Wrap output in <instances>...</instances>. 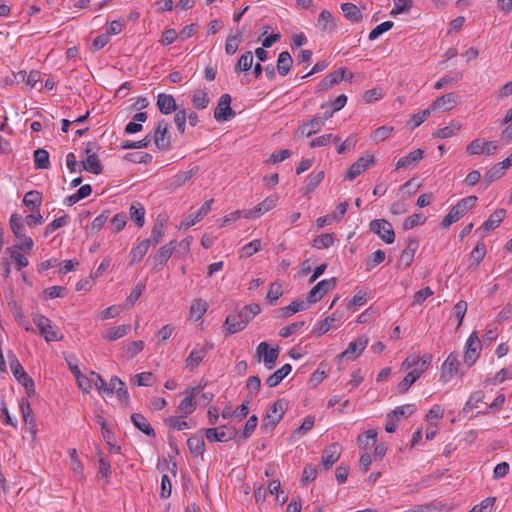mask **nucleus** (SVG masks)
Returning <instances> with one entry per match:
<instances>
[{"label": "nucleus", "instance_id": "nucleus-13", "mask_svg": "<svg viewBox=\"0 0 512 512\" xmlns=\"http://www.w3.org/2000/svg\"><path fill=\"white\" fill-rule=\"evenodd\" d=\"M214 348L213 343L206 342L202 346H196L185 360L186 367L190 370L197 368L208 354Z\"/></svg>", "mask_w": 512, "mask_h": 512}, {"label": "nucleus", "instance_id": "nucleus-36", "mask_svg": "<svg viewBox=\"0 0 512 512\" xmlns=\"http://www.w3.org/2000/svg\"><path fill=\"white\" fill-rule=\"evenodd\" d=\"M151 245L150 239H144L142 240L136 247H134L130 251V264L140 262L143 257L146 255L149 247Z\"/></svg>", "mask_w": 512, "mask_h": 512}, {"label": "nucleus", "instance_id": "nucleus-41", "mask_svg": "<svg viewBox=\"0 0 512 512\" xmlns=\"http://www.w3.org/2000/svg\"><path fill=\"white\" fill-rule=\"evenodd\" d=\"M187 446L192 455L198 456L203 455L205 450L204 438L200 435H193L187 440Z\"/></svg>", "mask_w": 512, "mask_h": 512}, {"label": "nucleus", "instance_id": "nucleus-38", "mask_svg": "<svg viewBox=\"0 0 512 512\" xmlns=\"http://www.w3.org/2000/svg\"><path fill=\"white\" fill-rule=\"evenodd\" d=\"M293 64V59L288 51H283L279 54L277 60V71L279 75L286 76Z\"/></svg>", "mask_w": 512, "mask_h": 512}, {"label": "nucleus", "instance_id": "nucleus-20", "mask_svg": "<svg viewBox=\"0 0 512 512\" xmlns=\"http://www.w3.org/2000/svg\"><path fill=\"white\" fill-rule=\"evenodd\" d=\"M459 100L460 96L457 93L450 92L434 100L431 109L449 111L459 103Z\"/></svg>", "mask_w": 512, "mask_h": 512}, {"label": "nucleus", "instance_id": "nucleus-10", "mask_svg": "<svg viewBox=\"0 0 512 512\" xmlns=\"http://www.w3.org/2000/svg\"><path fill=\"white\" fill-rule=\"evenodd\" d=\"M497 144L495 141H485L477 138L471 141L466 147V153L468 155H494L497 151Z\"/></svg>", "mask_w": 512, "mask_h": 512}, {"label": "nucleus", "instance_id": "nucleus-42", "mask_svg": "<svg viewBox=\"0 0 512 512\" xmlns=\"http://www.w3.org/2000/svg\"><path fill=\"white\" fill-rule=\"evenodd\" d=\"M242 30H237L235 34H229L226 39L225 52L227 55H234L242 42Z\"/></svg>", "mask_w": 512, "mask_h": 512}, {"label": "nucleus", "instance_id": "nucleus-16", "mask_svg": "<svg viewBox=\"0 0 512 512\" xmlns=\"http://www.w3.org/2000/svg\"><path fill=\"white\" fill-rule=\"evenodd\" d=\"M375 163L373 155L362 156L358 158L347 170L345 179L352 181L362 172H364L370 165Z\"/></svg>", "mask_w": 512, "mask_h": 512}, {"label": "nucleus", "instance_id": "nucleus-39", "mask_svg": "<svg viewBox=\"0 0 512 512\" xmlns=\"http://www.w3.org/2000/svg\"><path fill=\"white\" fill-rule=\"evenodd\" d=\"M224 326L226 327V335L235 334L243 330V325L236 312L227 315Z\"/></svg>", "mask_w": 512, "mask_h": 512}, {"label": "nucleus", "instance_id": "nucleus-26", "mask_svg": "<svg viewBox=\"0 0 512 512\" xmlns=\"http://www.w3.org/2000/svg\"><path fill=\"white\" fill-rule=\"evenodd\" d=\"M130 418L133 425L146 436L150 438L156 437L155 430L152 428V426L150 425V423L148 422L144 415H142L141 413H132Z\"/></svg>", "mask_w": 512, "mask_h": 512}, {"label": "nucleus", "instance_id": "nucleus-6", "mask_svg": "<svg viewBox=\"0 0 512 512\" xmlns=\"http://www.w3.org/2000/svg\"><path fill=\"white\" fill-rule=\"evenodd\" d=\"M151 137L159 150L167 151L171 148L169 124L165 120H161L157 123L153 133H151Z\"/></svg>", "mask_w": 512, "mask_h": 512}, {"label": "nucleus", "instance_id": "nucleus-12", "mask_svg": "<svg viewBox=\"0 0 512 512\" xmlns=\"http://www.w3.org/2000/svg\"><path fill=\"white\" fill-rule=\"evenodd\" d=\"M278 201V196L271 195L266 197L262 202L257 204L254 208L249 210H243V218L255 219L262 216L264 213L273 209Z\"/></svg>", "mask_w": 512, "mask_h": 512}, {"label": "nucleus", "instance_id": "nucleus-3", "mask_svg": "<svg viewBox=\"0 0 512 512\" xmlns=\"http://www.w3.org/2000/svg\"><path fill=\"white\" fill-rule=\"evenodd\" d=\"M205 437L209 442H228L238 436V431L235 427L222 425L215 428H204Z\"/></svg>", "mask_w": 512, "mask_h": 512}, {"label": "nucleus", "instance_id": "nucleus-37", "mask_svg": "<svg viewBox=\"0 0 512 512\" xmlns=\"http://www.w3.org/2000/svg\"><path fill=\"white\" fill-rule=\"evenodd\" d=\"M341 10L345 18L351 22L358 23L362 20V13L360 9L353 3H343Z\"/></svg>", "mask_w": 512, "mask_h": 512}, {"label": "nucleus", "instance_id": "nucleus-7", "mask_svg": "<svg viewBox=\"0 0 512 512\" xmlns=\"http://www.w3.org/2000/svg\"><path fill=\"white\" fill-rule=\"evenodd\" d=\"M370 231L375 233L386 244H392L395 240V232L392 224L385 219H374L369 224Z\"/></svg>", "mask_w": 512, "mask_h": 512}, {"label": "nucleus", "instance_id": "nucleus-8", "mask_svg": "<svg viewBox=\"0 0 512 512\" xmlns=\"http://www.w3.org/2000/svg\"><path fill=\"white\" fill-rule=\"evenodd\" d=\"M280 348H270L267 342H261L256 348V356L258 362L263 358L264 365L267 369L271 370L274 368L276 360L279 357Z\"/></svg>", "mask_w": 512, "mask_h": 512}, {"label": "nucleus", "instance_id": "nucleus-28", "mask_svg": "<svg viewBox=\"0 0 512 512\" xmlns=\"http://www.w3.org/2000/svg\"><path fill=\"white\" fill-rule=\"evenodd\" d=\"M261 312V307L259 304L252 303L249 305H245L241 310L237 311V315L241 320V324L243 325V330L246 328L248 323L254 319Z\"/></svg>", "mask_w": 512, "mask_h": 512}, {"label": "nucleus", "instance_id": "nucleus-48", "mask_svg": "<svg viewBox=\"0 0 512 512\" xmlns=\"http://www.w3.org/2000/svg\"><path fill=\"white\" fill-rule=\"evenodd\" d=\"M130 330V325L123 324L117 327L109 328L106 334L103 336L108 341H115L119 338L124 337Z\"/></svg>", "mask_w": 512, "mask_h": 512}, {"label": "nucleus", "instance_id": "nucleus-47", "mask_svg": "<svg viewBox=\"0 0 512 512\" xmlns=\"http://www.w3.org/2000/svg\"><path fill=\"white\" fill-rule=\"evenodd\" d=\"M34 164L36 169H48L50 167L49 153L43 148L36 149L34 151Z\"/></svg>", "mask_w": 512, "mask_h": 512}, {"label": "nucleus", "instance_id": "nucleus-63", "mask_svg": "<svg viewBox=\"0 0 512 512\" xmlns=\"http://www.w3.org/2000/svg\"><path fill=\"white\" fill-rule=\"evenodd\" d=\"M394 23L392 21H385L378 26H376L372 31L369 33L368 39L370 41H373L377 39L381 34L389 31L392 29Z\"/></svg>", "mask_w": 512, "mask_h": 512}, {"label": "nucleus", "instance_id": "nucleus-57", "mask_svg": "<svg viewBox=\"0 0 512 512\" xmlns=\"http://www.w3.org/2000/svg\"><path fill=\"white\" fill-rule=\"evenodd\" d=\"M253 64V54L251 51H246L244 54H242L237 63H236V70L239 71H248L251 69Z\"/></svg>", "mask_w": 512, "mask_h": 512}, {"label": "nucleus", "instance_id": "nucleus-30", "mask_svg": "<svg viewBox=\"0 0 512 512\" xmlns=\"http://www.w3.org/2000/svg\"><path fill=\"white\" fill-rule=\"evenodd\" d=\"M424 151L422 149H416L410 152L408 155L401 157L396 163V169L407 168L414 166L423 158Z\"/></svg>", "mask_w": 512, "mask_h": 512}, {"label": "nucleus", "instance_id": "nucleus-44", "mask_svg": "<svg viewBox=\"0 0 512 512\" xmlns=\"http://www.w3.org/2000/svg\"><path fill=\"white\" fill-rule=\"evenodd\" d=\"M192 104L196 109H205L210 103L208 93L205 89H197L192 95Z\"/></svg>", "mask_w": 512, "mask_h": 512}, {"label": "nucleus", "instance_id": "nucleus-32", "mask_svg": "<svg viewBox=\"0 0 512 512\" xmlns=\"http://www.w3.org/2000/svg\"><path fill=\"white\" fill-rule=\"evenodd\" d=\"M308 308V303L304 300L297 299L288 306L282 307L278 310L280 316L283 318H289L297 312L304 311Z\"/></svg>", "mask_w": 512, "mask_h": 512}, {"label": "nucleus", "instance_id": "nucleus-56", "mask_svg": "<svg viewBox=\"0 0 512 512\" xmlns=\"http://www.w3.org/2000/svg\"><path fill=\"white\" fill-rule=\"evenodd\" d=\"M282 285L274 282L270 285L269 290L266 294V300L270 305H274L276 301L282 296Z\"/></svg>", "mask_w": 512, "mask_h": 512}, {"label": "nucleus", "instance_id": "nucleus-43", "mask_svg": "<svg viewBox=\"0 0 512 512\" xmlns=\"http://www.w3.org/2000/svg\"><path fill=\"white\" fill-rule=\"evenodd\" d=\"M416 411L415 404H406L399 407H396L394 410L387 414V419L395 418L399 420L400 418H407L411 416Z\"/></svg>", "mask_w": 512, "mask_h": 512}, {"label": "nucleus", "instance_id": "nucleus-25", "mask_svg": "<svg viewBox=\"0 0 512 512\" xmlns=\"http://www.w3.org/2000/svg\"><path fill=\"white\" fill-rule=\"evenodd\" d=\"M506 210L503 208L495 210L486 221L478 228V230H483L484 232H490L495 230L500 223L504 220L506 216Z\"/></svg>", "mask_w": 512, "mask_h": 512}, {"label": "nucleus", "instance_id": "nucleus-21", "mask_svg": "<svg viewBox=\"0 0 512 512\" xmlns=\"http://www.w3.org/2000/svg\"><path fill=\"white\" fill-rule=\"evenodd\" d=\"M460 367L457 354L450 353L447 359L442 364L441 379L448 382L455 374H457Z\"/></svg>", "mask_w": 512, "mask_h": 512}, {"label": "nucleus", "instance_id": "nucleus-45", "mask_svg": "<svg viewBox=\"0 0 512 512\" xmlns=\"http://www.w3.org/2000/svg\"><path fill=\"white\" fill-rule=\"evenodd\" d=\"M418 371L414 369L407 373L404 379L398 384L397 390L399 394H405L408 392L409 388L420 378Z\"/></svg>", "mask_w": 512, "mask_h": 512}, {"label": "nucleus", "instance_id": "nucleus-59", "mask_svg": "<svg viewBox=\"0 0 512 512\" xmlns=\"http://www.w3.org/2000/svg\"><path fill=\"white\" fill-rule=\"evenodd\" d=\"M132 381L134 384H136L138 386L149 387V386H152L154 383V376H153L152 372H141V373L136 374L132 378Z\"/></svg>", "mask_w": 512, "mask_h": 512}, {"label": "nucleus", "instance_id": "nucleus-34", "mask_svg": "<svg viewBox=\"0 0 512 512\" xmlns=\"http://www.w3.org/2000/svg\"><path fill=\"white\" fill-rule=\"evenodd\" d=\"M291 370L292 366L290 364H284L280 369L276 370L266 379V384L271 388L276 387L291 372Z\"/></svg>", "mask_w": 512, "mask_h": 512}, {"label": "nucleus", "instance_id": "nucleus-4", "mask_svg": "<svg viewBox=\"0 0 512 512\" xmlns=\"http://www.w3.org/2000/svg\"><path fill=\"white\" fill-rule=\"evenodd\" d=\"M176 249V240H172L169 243L161 246L157 252L148 259L151 263L152 271L158 272L168 262Z\"/></svg>", "mask_w": 512, "mask_h": 512}, {"label": "nucleus", "instance_id": "nucleus-62", "mask_svg": "<svg viewBox=\"0 0 512 512\" xmlns=\"http://www.w3.org/2000/svg\"><path fill=\"white\" fill-rule=\"evenodd\" d=\"M393 130L394 128L392 126H381L372 132L371 138L375 142L384 141L389 137Z\"/></svg>", "mask_w": 512, "mask_h": 512}, {"label": "nucleus", "instance_id": "nucleus-58", "mask_svg": "<svg viewBox=\"0 0 512 512\" xmlns=\"http://www.w3.org/2000/svg\"><path fill=\"white\" fill-rule=\"evenodd\" d=\"M186 416H170L164 420V422L175 430H184L190 428L187 421H185L183 418Z\"/></svg>", "mask_w": 512, "mask_h": 512}, {"label": "nucleus", "instance_id": "nucleus-35", "mask_svg": "<svg viewBox=\"0 0 512 512\" xmlns=\"http://www.w3.org/2000/svg\"><path fill=\"white\" fill-rule=\"evenodd\" d=\"M42 193L37 190L27 192L23 197V204L32 212L38 210L42 203Z\"/></svg>", "mask_w": 512, "mask_h": 512}, {"label": "nucleus", "instance_id": "nucleus-52", "mask_svg": "<svg viewBox=\"0 0 512 512\" xmlns=\"http://www.w3.org/2000/svg\"><path fill=\"white\" fill-rule=\"evenodd\" d=\"M481 345H473L469 346L466 344V350L464 353V362L471 367L480 355Z\"/></svg>", "mask_w": 512, "mask_h": 512}, {"label": "nucleus", "instance_id": "nucleus-17", "mask_svg": "<svg viewBox=\"0 0 512 512\" xmlns=\"http://www.w3.org/2000/svg\"><path fill=\"white\" fill-rule=\"evenodd\" d=\"M341 445L337 442L326 446L322 452L321 464L327 471L329 470L341 456Z\"/></svg>", "mask_w": 512, "mask_h": 512}, {"label": "nucleus", "instance_id": "nucleus-14", "mask_svg": "<svg viewBox=\"0 0 512 512\" xmlns=\"http://www.w3.org/2000/svg\"><path fill=\"white\" fill-rule=\"evenodd\" d=\"M367 345L368 338L365 335L359 336L356 340L350 342L347 349L340 353L337 358L339 360L343 358L355 360L361 355Z\"/></svg>", "mask_w": 512, "mask_h": 512}, {"label": "nucleus", "instance_id": "nucleus-46", "mask_svg": "<svg viewBox=\"0 0 512 512\" xmlns=\"http://www.w3.org/2000/svg\"><path fill=\"white\" fill-rule=\"evenodd\" d=\"M208 308L207 302L202 299H196L193 301L190 307V317L195 321H198L206 313Z\"/></svg>", "mask_w": 512, "mask_h": 512}, {"label": "nucleus", "instance_id": "nucleus-15", "mask_svg": "<svg viewBox=\"0 0 512 512\" xmlns=\"http://www.w3.org/2000/svg\"><path fill=\"white\" fill-rule=\"evenodd\" d=\"M419 247V240L417 238L409 237L406 241V247L401 252L400 257L398 259L397 265L403 269L408 268L415 257V252Z\"/></svg>", "mask_w": 512, "mask_h": 512}, {"label": "nucleus", "instance_id": "nucleus-55", "mask_svg": "<svg viewBox=\"0 0 512 512\" xmlns=\"http://www.w3.org/2000/svg\"><path fill=\"white\" fill-rule=\"evenodd\" d=\"M10 227L16 238L21 239L24 235V224L22 217L18 214H12L10 217Z\"/></svg>", "mask_w": 512, "mask_h": 512}, {"label": "nucleus", "instance_id": "nucleus-40", "mask_svg": "<svg viewBox=\"0 0 512 512\" xmlns=\"http://www.w3.org/2000/svg\"><path fill=\"white\" fill-rule=\"evenodd\" d=\"M130 218L138 227L145 223V208L140 202H133L130 206Z\"/></svg>", "mask_w": 512, "mask_h": 512}, {"label": "nucleus", "instance_id": "nucleus-54", "mask_svg": "<svg viewBox=\"0 0 512 512\" xmlns=\"http://www.w3.org/2000/svg\"><path fill=\"white\" fill-rule=\"evenodd\" d=\"M258 424V417L256 415H252L247 420L244 429L241 433L238 432V436L242 440L248 439L252 433L255 431Z\"/></svg>", "mask_w": 512, "mask_h": 512}, {"label": "nucleus", "instance_id": "nucleus-61", "mask_svg": "<svg viewBox=\"0 0 512 512\" xmlns=\"http://www.w3.org/2000/svg\"><path fill=\"white\" fill-rule=\"evenodd\" d=\"M505 173L502 171V167H498L496 164L490 168L484 175V183L489 186L491 183L501 178Z\"/></svg>", "mask_w": 512, "mask_h": 512}, {"label": "nucleus", "instance_id": "nucleus-53", "mask_svg": "<svg viewBox=\"0 0 512 512\" xmlns=\"http://www.w3.org/2000/svg\"><path fill=\"white\" fill-rule=\"evenodd\" d=\"M20 410L22 413L23 420L26 424L35 426V420L33 418L32 408L27 398H22L20 401Z\"/></svg>", "mask_w": 512, "mask_h": 512}, {"label": "nucleus", "instance_id": "nucleus-33", "mask_svg": "<svg viewBox=\"0 0 512 512\" xmlns=\"http://www.w3.org/2000/svg\"><path fill=\"white\" fill-rule=\"evenodd\" d=\"M317 26L325 32H333L336 29V23L333 15L328 10H323L318 16Z\"/></svg>", "mask_w": 512, "mask_h": 512}, {"label": "nucleus", "instance_id": "nucleus-9", "mask_svg": "<svg viewBox=\"0 0 512 512\" xmlns=\"http://www.w3.org/2000/svg\"><path fill=\"white\" fill-rule=\"evenodd\" d=\"M337 285V279L332 277L318 282L307 294V303L314 304L322 299V297L333 290Z\"/></svg>", "mask_w": 512, "mask_h": 512}, {"label": "nucleus", "instance_id": "nucleus-27", "mask_svg": "<svg viewBox=\"0 0 512 512\" xmlns=\"http://www.w3.org/2000/svg\"><path fill=\"white\" fill-rule=\"evenodd\" d=\"M156 105H157L159 111L165 115H168L174 111H178L175 99L170 94L160 93L157 96Z\"/></svg>", "mask_w": 512, "mask_h": 512}, {"label": "nucleus", "instance_id": "nucleus-2", "mask_svg": "<svg viewBox=\"0 0 512 512\" xmlns=\"http://www.w3.org/2000/svg\"><path fill=\"white\" fill-rule=\"evenodd\" d=\"M287 409V402L284 399H278L267 410L265 419L261 425V429L265 432H271L283 418Z\"/></svg>", "mask_w": 512, "mask_h": 512}, {"label": "nucleus", "instance_id": "nucleus-19", "mask_svg": "<svg viewBox=\"0 0 512 512\" xmlns=\"http://www.w3.org/2000/svg\"><path fill=\"white\" fill-rule=\"evenodd\" d=\"M213 201V199L205 201L204 204L196 211L195 214H190L180 223V228L188 229L191 226L195 225L200 220H202L211 211Z\"/></svg>", "mask_w": 512, "mask_h": 512}, {"label": "nucleus", "instance_id": "nucleus-18", "mask_svg": "<svg viewBox=\"0 0 512 512\" xmlns=\"http://www.w3.org/2000/svg\"><path fill=\"white\" fill-rule=\"evenodd\" d=\"M347 68L341 67L326 75L317 85L318 92H324L339 84L344 78Z\"/></svg>", "mask_w": 512, "mask_h": 512}, {"label": "nucleus", "instance_id": "nucleus-11", "mask_svg": "<svg viewBox=\"0 0 512 512\" xmlns=\"http://www.w3.org/2000/svg\"><path fill=\"white\" fill-rule=\"evenodd\" d=\"M231 96L227 93L222 94L219 98L217 107L214 110V118L218 122H226L229 119L235 117L236 113L232 110Z\"/></svg>", "mask_w": 512, "mask_h": 512}, {"label": "nucleus", "instance_id": "nucleus-1", "mask_svg": "<svg viewBox=\"0 0 512 512\" xmlns=\"http://www.w3.org/2000/svg\"><path fill=\"white\" fill-rule=\"evenodd\" d=\"M10 369L17 381L24 387L26 394L30 397L35 394L33 379L25 372L21 363L13 353H8Z\"/></svg>", "mask_w": 512, "mask_h": 512}, {"label": "nucleus", "instance_id": "nucleus-60", "mask_svg": "<svg viewBox=\"0 0 512 512\" xmlns=\"http://www.w3.org/2000/svg\"><path fill=\"white\" fill-rule=\"evenodd\" d=\"M126 160L132 163H150L152 161V155L146 152H134L128 153L124 157Z\"/></svg>", "mask_w": 512, "mask_h": 512}, {"label": "nucleus", "instance_id": "nucleus-24", "mask_svg": "<svg viewBox=\"0 0 512 512\" xmlns=\"http://www.w3.org/2000/svg\"><path fill=\"white\" fill-rule=\"evenodd\" d=\"M487 249L484 242H478L468 258V269L475 271L486 255Z\"/></svg>", "mask_w": 512, "mask_h": 512}, {"label": "nucleus", "instance_id": "nucleus-64", "mask_svg": "<svg viewBox=\"0 0 512 512\" xmlns=\"http://www.w3.org/2000/svg\"><path fill=\"white\" fill-rule=\"evenodd\" d=\"M196 409V404L192 396H186L178 405V410L185 416L192 414Z\"/></svg>", "mask_w": 512, "mask_h": 512}, {"label": "nucleus", "instance_id": "nucleus-31", "mask_svg": "<svg viewBox=\"0 0 512 512\" xmlns=\"http://www.w3.org/2000/svg\"><path fill=\"white\" fill-rule=\"evenodd\" d=\"M82 170L95 175H99L103 172V164L97 154H89L88 157L82 161Z\"/></svg>", "mask_w": 512, "mask_h": 512}, {"label": "nucleus", "instance_id": "nucleus-50", "mask_svg": "<svg viewBox=\"0 0 512 512\" xmlns=\"http://www.w3.org/2000/svg\"><path fill=\"white\" fill-rule=\"evenodd\" d=\"M324 179V171L313 172L306 179L305 193H310L319 186Z\"/></svg>", "mask_w": 512, "mask_h": 512}, {"label": "nucleus", "instance_id": "nucleus-49", "mask_svg": "<svg viewBox=\"0 0 512 512\" xmlns=\"http://www.w3.org/2000/svg\"><path fill=\"white\" fill-rule=\"evenodd\" d=\"M334 244V236L331 233H324L313 239L311 245L316 249L329 248Z\"/></svg>", "mask_w": 512, "mask_h": 512}, {"label": "nucleus", "instance_id": "nucleus-22", "mask_svg": "<svg viewBox=\"0 0 512 512\" xmlns=\"http://www.w3.org/2000/svg\"><path fill=\"white\" fill-rule=\"evenodd\" d=\"M477 200L478 198L475 195L462 198L450 209L449 212H451L457 220H460L469 211V209L475 206Z\"/></svg>", "mask_w": 512, "mask_h": 512}, {"label": "nucleus", "instance_id": "nucleus-5", "mask_svg": "<svg viewBox=\"0 0 512 512\" xmlns=\"http://www.w3.org/2000/svg\"><path fill=\"white\" fill-rule=\"evenodd\" d=\"M33 322L47 342L61 341L63 339V335H59L58 331L52 326L51 320L46 316L35 314Z\"/></svg>", "mask_w": 512, "mask_h": 512}, {"label": "nucleus", "instance_id": "nucleus-29", "mask_svg": "<svg viewBox=\"0 0 512 512\" xmlns=\"http://www.w3.org/2000/svg\"><path fill=\"white\" fill-rule=\"evenodd\" d=\"M324 125V119L320 116H316L311 120L304 122L300 127L299 131L302 136L310 137L317 133Z\"/></svg>", "mask_w": 512, "mask_h": 512}, {"label": "nucleus", "instance_id": "nucleus-23", "mask_svg": "<svg viewBox=\"0 0 512 512\" xmlns=\"http://www.w3.org/2000/svg\"><path fill=\"white\" fill-rule=\"evenodd\" d=\"M341 319L342 314L339 311H335L325 319L319 321L313 328L312 333L319 337L328 332L334 326V323L341 321Z\"/></svg>", "mask_w": 512, "mask_h": 512}, {"label": "nucleus", "instance_id": "nucleus-51", "mask_svg": "<svg viewBox=\"0 0 512 512\" xmlns=\"http://www.w3.org/2000/svg\"><path fill=\"white\" fill-rule=\"evenodd\" d=\"M197 172L198 167H194L188 171H181L172 178V183L176 187H180L188 182Z\"/></svg>", "mask_w": 512, "mask_h": 512}]
</instances>
